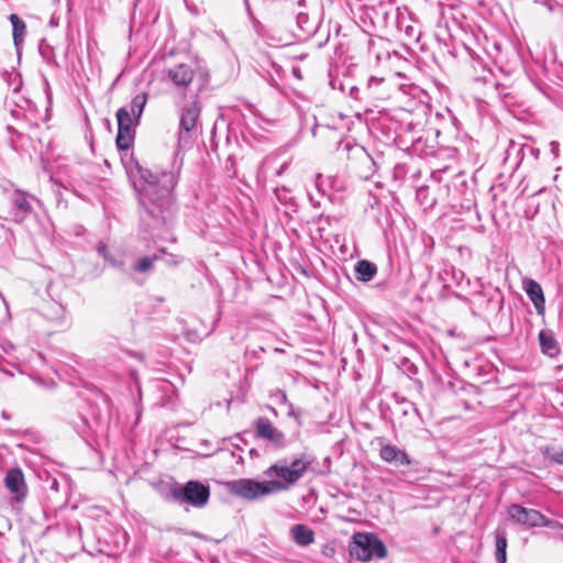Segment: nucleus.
Listing matches in <instances>:
<instances>
[{
	"label": "nucleus",
	"instance_id": "12",
	"mask_svg": "<svg viewBox=\"0 0 563 563\" xmlns=\"http://www.w3.org/2000/svg\"><path fill=\"white\" fill-rule=\"evenodd\" d=\"M12 205L13 217L16 221H22L27 214L32 212V206L27 200L26 192L15 189L10 195Z\"/></svg>",
	"mask_w": 563,
	"mask_h": 563
},
{
	"label": "nucleus",
	"instance_id": "20",
	"mask_svg": "<svg viewBox=\"0 0 563 563\" xmlns=\"http://www.w3.org/2000/svg\"><path fill=\"white\" fill-rule=\"evenodd\" d=\"M496 541V560L498 563H506L507 555V538L504 531H497L495 536Z\"/></svg>",
	"mask_w": 563,
	"mask_h": 563
},
{
	"label": "nucleus",
	"instance_id": "18",
	"mask_svg": "<svg viewBox=\"0 0 563 563\" xmlns=\"http://www.w3.org/2000/svg\"><path fill=\"white\" fill-rule=\"evenodd\" d=\"M377 273V267L375 264L368 261H360L355 265V275L358 280L369 282L374 278Z\"/></svg>",
	"mask_w": 563,
	"mask_h": 563
},
{
	"label": "nucleus",
	"instance_id": "17",
	"mask_svg": "<svg viewBox=\"0 0 563 563\" xmlns=\"http://www.w3.org/2000/svg\"><path fill=\"white\" fill-rule=\"evenodd\" d=\"M9 20L12 24V36L14 46L16 48L18 54H20V48L24 41L26 26L24 21L14 13L10 14Z\"/></svg>",
	"mask_w": 563,
	"mask_h": 563
},
{
	"label": "nucleus",
	"instance_id": "7",
	"mask_svg": "<svg viewBox=\"0 0 563 563\" xmlns=\"http://www.w3.org/2000/svg\"><path fill=\"white\" fill-rule=\"evenodd\" d=\"M509 518L518 525L533 528L547 527L550 521L538 510L525 508L520 505H511L508 508Z\"/></svg>",
	"mask_w": 563,
	"mask_h": 563
},
{
	"label": "nucleus",
	"instance_id": "5",
	"mask_svg": "<svg viewBox=\"0 0 563 563\" xmlns=\"http://www.w3.org/2000/svg\"><path fill=\"white\" fill-rule=\"evenodd\" d=\"M210 496V489L198 481H189L186 485L173 490V497L179 503H187L194 507H203Z\"/></svg>",
	"mask_w": 563,
	"mask_h": 563
},
{
	"label": "nucleus",
	"instance_id": "11",
	"mask_svg": "<svg viewBox=\"0 0 563 563\" xmlns=\"http://www.w3.org/2000/svg\"><path fill=\"white\" fill-rule=\"evenodd\" d=\"M256 434L257 437L268 440L277 445H283L285 442L284 433L275 428L266 418H260L256 421Z\"/></svg>",
	"mask_w": 563,
	"mask_h": 563
},
{
	"label": "nucleus",
	"instance_id": "6",
	"mask_svg": "<svg viewBox=\"0 0 563 563\" xmlns=\"http://www.w3.org/2000/svg\"><path fill=\"white\" fill-rule=\"evenodd\" d=\"M118 135L117 145L121 150H128L134 139V128L139 124L128 107H122L117 112Z\"/></svg>",
	"mask_w": 563,
	"mask_h": 563
},
{
	"label": "nucleus",
	"instance_id": "22",
	"mask_svg": "<svg viewBox=\"0 0 563 563\" xmlns=\"http://www.w3.org/2000/svg\"><path fill=\"white\" fill-rule=\"evenodd\" d=\"M545 456L558 464H563V451L555 446H548L544 450Z\"/></svg>",
	"mask_w": 563,
	"mask_h": 563
},
{
	"label": "nucleus",
	"instance_id": "1",
	"mask_svg": "<svg viewBox=\"0 0 563 563\" xmlns=\"http://www.w3.org/2000/svg\"><path fill=\"white\" fill-rule=\"evenodd\" d=\"M137 172L145 181L141 201L145 208V213L154 221L148 225L157 227L165 222L163 213L173 203L172 191L176 185V176L172 172H157L142 167H139Z\"/></svg>",
	"mask_w": 563,
	"mask_h": 563
},
{
	"label": "nucleus",
	"instance_id": "23",
	"mask_svg": "<svg viewBox=\"0 0 563 563\" xmlns=\"http://www.w3.org/2000/svg\"><path fill=\"white\" fill-rule=\"evenodd\" d=\"M45 95H46V101H47L45 120H47L48 119L49 107H51V103H52V96H51V91H49L47 85H46V89H45Z\"/></svg>",
	"mask_w": 563,
	"mask_h": 563
},
{
	"label": "nucleus",
	"instance_id": "21",
	"mask_svg": "<svg viewBox=\"0 0 563 563\" xmlns=\"http://www.w3.org/2000/svg\"><path fill=\"white\" fill-rule=\"evenodd\" d=\"M158 258H161L159 255H154L153 257H143L134 265V271L139 273H145L152 268L154 261Z\"/></svg>",
	"mask_w": 563,
	"mask_h": 563
},
{
	"label": "nucleus",
	"instance_id": "19",
	"mask_svg": "<svg viewBox=\"0 0 563 563\" xmlns=\"http://www.w3.org/2000/svg\"><path fill=\"white\" fill-rule=\"evenodd\" d=\"M147 102L146 93L136 95L128 107L131 114L139 121Z\"/></svg>",
	"mask_w": 563,
	"mask_h": 563
},
{
	"label": "nucleus",
	"instance_id": "4",
	"mask_svg": "<svg viewBox=\"0 0 563 563\" xmlns=\"http://www.w3.org/2000/svg\"><path fill=\"white\" fill-rule=\"evenodd\" d=\"M225 485L231 494L247 500L273 495L268 481L257 482L251 478H240L228 482Z\"/></svg>",
	"mask_w": 563,
	"mask_h": 563
},
{
	"label": "nucleus",
	"instance_id": "13",
	"mask_svg": "<svg viewBox=\"0 0 563 563\" xmlns=\"http://www.w3.org/2000/svg\"><path fill=\"white\" fill-rule=\"evenodd\" d=\"M379 456L387 463H395L397 466H408L411 461L408 454L391 444H385L379 450Z\"/></svg>",
	"mask_w": 563,
	"mask_h": 563
},
{
	"label": "nucleus",
	"instance_id": "15",
	"mask_svg": "<svg viewBox=\"0 0 563 563\" xmlns=\"http://www.w3.org/2000/svg\"><path fill=\"white\" fill-rule=\"evenodd\" d=\"M539 343L543 354L555 357L560 353V346L551 330L539 332Z\"/></svg>",
	"mask_w": 563,
	"mask_h": 563
},
{
	"label": "nucleus",
	"instance_id": "24",
	"mask_svg": "<svg viewBox=\"0 0 563 563\" xmlns=\"http://www.w3.org/2000/svg\"><path fill=\"white\" fill-rule=\"evenodd\" d=\"M98 252L103 256L106 257L107 256V246L104 244H100L99 247H98Z\"/></svg>",
	"mask_w": 563,
	"mask_h": 563
},
{
	"label": "nucleus",
	"instance_id": "16",
	"mask_svg": "<svg viewBox=\"0 0 563 563\" xmlns=\"http://www.w3.org/2000/svg\"><path fill=\"white\" fill-rule=\"evenodd\" d=\"M290 536L294 541L301 547H307L314 541L313 531L303 525H295L291 527Z\"/></svg>",
	"mask_w": 563,
	"mask_h": 563
},
{
	"label": "nucleus",
	"instance_id": "26",
	"mask_svg": "<svg viewBox=\"0 0 563 563\" xmlns=\"http://www.w3.org/2000/svg\"><path fill=\"white\" fill-rule=\"evenodd\" d=\"M54 2H57L58 0H53Z\"/></svg>",
	"mask_w": 563,
	"mask_h": 563
},
{
	"label": "nucleus",
	"instance_id": "8",
	"mask_svg": "<svg viewBox=\"0 0 563 563\" xmlns=\"http://www.w3.org/2000/svg\"><path fill=\"white\" fill-rule=\"evenodd\" d=\"M4 485L13 495L12 499L15 504L22 503L27 496V486L24 475L20 468H10L4 476Z\"/></svg>",
	"mask_w": 563,
	"mask_h": 563
},
{
	"label": "nucleus",
	"instance_id": "25",
	"mask_svg": "<svg viewBox=\"0 0 563 563\" xmlns=\"http://www.w3.org/2000/svg\"><path fill=\"white\" fill-rule=\"evenodd\" d=\"M244 2H245V5H246L247 11L250 12L249 1H247V0H244Z\"/></svg>",
	"mask_w": 563,
	"mask_h": 563
},
{
	"label": "nucleus",
	"instance_id": "14",
	"mask_svg": "<svg viewBox=\"0 0 563 563\" xmlns=\"http://www.w3.org/2000/svg\"><path fill=\"white\" fill-rule=\"evenodd\" d=\"M525 290L539 314L544 312V296L541 286L533 279L525 282Z\"/></svg>",
	"mask_w": 563,
	"mask_h": 563
},
{
	"label": "nucleus",
	"instance_id": "9",
	"mask_svg": "<svg viewBox=\"0 0 563 563\" xmlns=\"http://www.w3.org/2000/svg\"><path fill=\"white\" fill-rule=\"evenodd\" d=\"M201 107L197 100L185 106L180 111L179 120V141L185 139V133L191 132L198 122Z\"/></svg>",
	"mask_w": 563,
	"mask_h": 563
},
{
	"label": "nucleus",
	"instance_id": "3",
	"mask_svg": "<svg viewBox=\"0 0 563 563\" xmlns=\"http://www.w3.org/2000/svg\"><path fill=\"white\" fill-rule=\"evenodd\" d=\"M350 553L360 561H368L373 558H385L387 550L376 536L357 532L353 536Z\"/></svg>",
	"mask_w": 563,
	"mask_h": 563
},
{
	"label": "nucleus",
	"instance_id": "2",
	"mask_svg": "<svg viewBox=\"0 0 563 563\" xmlns=\"http://www.w3.org/2000/svg\"><path fill=\"white\" fill-rule=\"evenodd\" d=\"M312 462L311 456L300 454L289 463L279 461L265 470L264 475L272 478L268 483L273 494L288 490L296 485L303 477Z\"/></svg>",
	"mask_w": 563,
	"mask_h": 563
},
{
	"label": "nucleus",
	"instance_id": "10",
	"mask_svg": "<svg viewBox=\"0 0 563 563\" xmlns=\"http://www.w3.org/2000/svg\"><path fill=\"white\" fill-rule=\"evenodd\" d=\"M194 69L186 64H177L166 70V79L176 88H186L194 79Z\"/></svg>",
	"mask_w": 563,
	"mask_h": 563
}]
</instances>
